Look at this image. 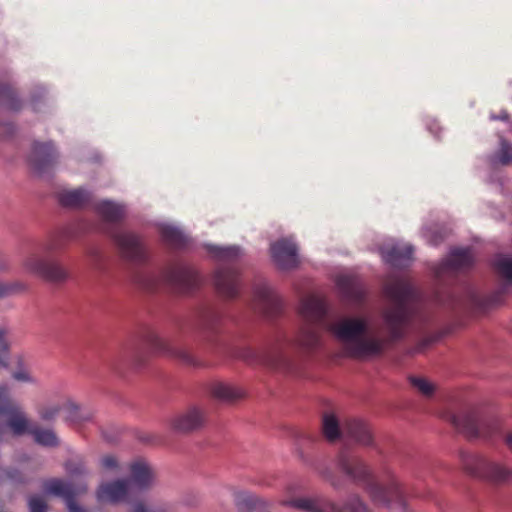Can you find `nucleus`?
Listing matches in <instances>:
<instances>
[{"label": "nucleus", "instance_id": "nucleus-10", "mask_svg": "<svg viewBox=\"0 0 512 512\" xmlns=\"http://www.w3.org/2000/svg\"><path fill=\"white\" fill-rule=\"evenodd\" d=\"M462 463L465 470L493 485L512 484V466L505 460L479 454H464Z\"/></svg>", "mask_w": 512, "mask_h": 512}, {"label": "nucleus", "instance_id": "nucleus-30", "mask_svg": "<svg viewBox=\"0 0 512 512\" xmlns=\"http://www.w3.org/2000/svg\"><path fill=\"white\" fill-rule=\"evenodd\" d=\"M29 105L31 109L38 113L46 111L48 108V90L42 84H37L31 91Z\"/></svg>", "mask_w": 512, "mask_h": 512}, {"label": "nucleus", "instance_id": "nucleus-39", "mask_svg": "<svg viewBox=\"0 0 512 512\" xmlns=\"http://www.w3.org/2000/svg\"><path fill=\"white\" fill-rule=\"evenodd\" d=\"M61 410V406L59 404L47 405L40 409L39 416L44 421H51L56 418Z\"/></svg>", "mask_w": 512, "mask_h": 512}, {"label": "nucleus", "instance_id": "nucleus-49", "mask_svg": "<svg viewBox=\"0 0 512 512\" xmlns=\"http://www.w3.org/2000/svg\"><path fill=\"white\" fill-rule=\"evenodd\" d=\"M491 120H501V121H508L509 115L506 111H501L498 115L497 114H491L490 115Z\"/></svg>", "mask_w": 512, "mask_h": 512}, {"label": "nucleus", "instance_id": "nucleus-15", "mask_svg": "<svg viewBox=\"0 0 512 512\" xmlns=\"http://www.w3.org/2000/svg\"><path fill=\"white\" fill-rule=\"evenodd\" d=\"M22 107V102L11 84L10 73H5L0 77V110L18 112ZM15 132V126L2 116L0 111V139L6 140Z\"/></svg>", "mask_w": 512, "mask_h": 512}, {"label": "nucleus", "instance_id": "nucleus-46", "mask_svg": "<svg viewBox=\"0 0 512 512\" xmlns=\"http://www.w3.org/2000/svg\"><path fill=\"white\" fill-rule=\"evenodd\" d=\"M6 476L12 482H21L22 481L21 474L18 470L7 471Z\"/></svg>", "mask_w": 512, "mask_h": 512}, {"label": "nucleus", "instance_id": "nucleus-11", "mask_svg": "<svg viewBox=\"0 0 512 512\" xmlns=\"http://www.w3.org/2000/svg\"><path fill=\"white\" fill-rule=\"evenodd\" d=\"M280 504L303 512H371L358 495L350 496L343 506L322 497L284 499Z\"/></svg>", "mask_w": 512, "mask_h": 512}, {"label": "nucleus", "instance_id": "nucleus-19", "mask_svg": "<svg viewBox=\"0 0 512 512\" xmlns=\"http://www.w3.org/2000/svg\"><path fill=\"white\" fill-rule=\"evenodd\" d=\"M86 489V483L75 485L72 482L56 478L44 483L45 493L62 497L66 501L69 512H85L83 508L77 505L74 498L84 493Z\"/></svg>", "mask_w": 512, "mask_h": 512}, {"label": "nucleus", "instance_id": "nucleus-26", "mask_svg": "<svg viewBox=\"0 0 512 512\" xmlns=\"http://www.w3.org/2000/svg\"><path fill=\"white\" fill-rule=\"evenodd\" d=\"M234 497V502L239 511L263 512L270 506V503L247 491H236L228 488Z\"/></svg>", "mask_w": 512, "mask_h": 512}, {"label": "nucleus", "instance_id": "nucleus-40", "mask_svg": "<svg viewBox=\"0 0 512 512\" xmlns=\"http://www.w3.org/2000/svg\"><path fill=\"white\" fill-rule=\"evenodd\" d=\"M29 512H46L47 503L45 500L37 495L28 498Z\"/></svg>", "mask_w": 512, "mask_h": 512}, {"label": "nucleus", "instance_id": "nucleus-33", "mask_svg": "<svg viewBox=\"0 0 512 512\" xmlns=\"http://www.w3.org/2000/svg\"><path fill=\"white\" fill-rule=\"evenodd\" d=\"M490 163L492 166H506L512 163V144L501 138L499 149L490 157Z\"/></svg>", "mask_w": 512, "mask_h": 512}, {"label": "nucleus", "instance_id": "nucleus-35", "mask_svg": "<svg viewBox=\"0 0 512 512\" xmlns=\"http://www.w3.org/2000/svg\"><path fill=\"white\" fill-rule=\"evenodd\" d=\"M219 321V313L213 309H207L202 313L200 317L199 326L203 332H209L214 329V327L219 323Z\"/></svg>", "mask_w": 512, "mask_h": 512}, {"label": "nucleus", "instance_id": "nucleus-47", "mask_svg": "<svg viewBox=\"0 0 512 512\" xmlns=\"http://www.w3.org/2000/svg\"><path fill=\"white\" fill-rule=\"evenodd\" d=\"M9 270V262L4 253L0 251V273L7 272Z\"/></svg>", "mask_w": 512, "mask_h": 512}, {"label": "nucleus", "instance_id": "nucleus-27", "mask_svg": "<svg viewBox=\"0 0 512 512\" xmlns=\"http://www.w3.org/2000/svg\"><path fill=\"white\" fill-rule=\"evenodd\" d=\"M92 199V193L86 188L62 189L57 193L58 202L66 208H82Z\"/></svg>", "mask_w": 512, "mask_h": 512}, {"label": "nucleus", "instance_id": "nucleus-43", "mask_svg": "<svg viewBox=\"0 0 512 512\" xmlns=\"http://www.w3.org/2000/svg\"><path fill=\"white\" fill-rule=\"evenodd\" d=\"M101 465L106 469H116L118 467V461L116 457L106 455L101 459Z\"/></svg>", "mask_w": 512, "mask_h": 512}, {"label": "nucleus", "instance_id": "nucleus-45", "mask_svg": "<svg viewBox=\"0 0 512 512\" xmlns=\"http://www.w3.org/2000/svg\"><path fill=\"white\" fill-rule=\"evenodd\" d=\"M133 512H163V511L152 509V508L146 506L142 502H137L133 506Z\"/></svg>", "mask_w": 512, "mask_h": 512}, {"label": "nucleus", "instance_id": "nucleus-8", "mask_svg": "<svg viewBox=\"0 0 512 512\" xmlns=\"http://www.w3.org/2000/svg\"><path fill=\"white\" fill-rule=\"evenodd\" d=\"M440 417L470 438L491 439L500 432L497 420L481 419L477 411L467 404H452L440 413Z\"/></svg>", "mask_w": 512, "mask_h": 512}, {"label": "nucleus", "instance_id": "nucleus-50", "mask_svg": "<svg viewBox=\"0 0 512 512\" xmlns=\"http://www.w3.org/2000/svg\"><path fill=\"white\" fill-rule=\"evenodd\" d=\"M503 441L507 448L512 452V432H507L503 435Z\"/></svg>", "mask_w": 512, "mask_h": 512}, {"label": "nucleus", "instance_id": "nucleus-22", "mask_svg": "<svg viewBox=\"0 0 512 512\" xmlns=\"http://www.w3.org/2000/svg\"><path fill=\"white\" fill-rule=\"evenodd\" d=\"M335 284L344 300L359 303L364 299L365 289L357 276L348 273L339 274Z\"/></svg>", "mask_w": 512, "mask_h": 512}, {"label": "nucleus", "instance_id": "nucleus-36", "mask_svg": "<svg viewBox=\"0 0 512 512\" xmlns=\"http://www.w3.org/2000/svg\"><path fill=\"white\" fill-rule=\"evenodd\" d=\"M409 380L411 385L424 396H431L435 391V386L426 378L412 376Z\"/></svg>", "mask_w": 512, "mask_h": 512}, {"label": "nucleus", "instance_id": "nucleus-28", "mask_svg": "<svg viewBox=\"0 0 512 512\" xmlns=\"http://www.w3.org/2000/svg\"><path fill=\"white\" fill-rule=\"evenodd\" d=\"M91 228L85 222L70 225L63 229L57 236H55L45 250L48 252L56 251L64 247L65 243L69 240L79 237L81 234L86 233Z\"/></svg>", "mask_w": 512, "mask_h": 512}, {"label": "nucleus", "instance_id": "nucleus-31", "mask_svg": "<svg viewBox=\"0 0 512 512\" xmlns=\"http://www.w3.org/2000/svg\"><path fill=\"white\" fill-rule=\"evenodd\" d=\"M211 394L222 401H232L242 396L240 389L226 383H215L211 386Z\"/></svg>", "mask_w": 512, "mask_h": 512}, {"label": "nucleus", "instance_id": "nucleus-6", "mask_svg": "<svg viewBox=\"0 0 512 512\" xmlns=\"http://www.w3.org/2000/svg\"><path fill=\"white\" fill-rule=\"evenodd\" d=\"M131 279L135 284L147 290H154L162 285H167L180 292H192L201 283L198 272L192 266L183 263L157 273L137 270L133 273Z\"/></svg>", "mask_w": 512, "mask_h": 512}, {"label": "nucleus", "instance_id": "nucleus-18", "mask_svg": "<svg viewBox=\"0 0 512 512\" xmlns=\"http://www.w3.org/2000/svg\"><path fill=\"white\" fill-rule=\"evenodd\" d=\"M23 266L29 273L40 276L50 282H63L69 276L68 272L60 264L34 253L24 259Z\"/></svg>", "mask_w": 512, "mask_h": 512}, {"label": "nucleus", "instance_id": "nucleus-2", "mask_svg": "<svg viewBox=\"0 0 512 512\" xmlns=\"http://www.w3.org/2000/svg\"><path fill=\"white\" fill-rule=\"evenodd\" d=\"M327 313V305L322 298L316 295L305 296L298 305V314L303 323L292 341L278 338L259 350L245 348L239 357L248 363L263 365L285 374L296 373L300 366L296 352L308 353L320 347Z\"/></svg>", "mask_w": 512, "mask_h": 512}, {"label": "nucleus", "instance_id": "nucleus-53", "mask_svg": "<svg viewBox=\"0 0 512 512\" xmlns=\"http://www.w3.org/2000/svg\"><path fill=\"white\" fill-rule=\"evenodd\" d=\"M295 491H296V485H294V484L287 485V487H286L287 495H292Z\"/></svg>", "mask_w": 512, "mask_h": 512}, {"label": "nucleus", "instance_id": "nucleus-42", "mask_svg": "<svg viewBox=\"0 0 512 512\" xmlns=\"http://www.w3.org/2000/svg\"><path fill=\"white\" fill-rule=\"evenodd\" d=\"M13 379L19 382H25V383H35V379L30 375V373L24 369L19 368L12 374Z\"/></svg>", "mask_w": 512, "mask_h": 512}, {"label": "nucleus", "instance_id": "nucleus-17", "mask_svg": "<svg viewBox=\"0 0 512 512\" xmlns=\"http://www.w3.org/2000/svg\"><path fill=\"white\" fill-rule=\"evenodd\" d=\"M252 307L267 318L276 317L282 310L281 298L265 281L256 283L253 287Z\"/></svg>", "mask_w": 512, "mask_h": 512}, {"label": "nucleus", "instance_id": "nucleus-4", "mask_svg": "<svg viewBox=\"0 0 512 512\" xmlns=\"http://www.w3.org/2000/svg\"><path fill=\"white\" fill-rule=\"evenodd\" d=\"M9 431L15 437L29 433L34 441L45 447L59 444L58 437L52 429L38 428L31 424L27 414L11 397V387L0 383V444L8 440Z\"/></svg>", "mask_w": 512, "mask_h": 512}, {"label": "nucleus", "instance_id": "nucleus-51", "mask_svg": "<svg viewBox=\"0 0 512 512\" xmlns=\"http://www.w3.org/2000/svg\"><path fill=\"white\" fill-rule=\"evenodd\" d=\"M317 472L319 474H321L323 477H325L326 479H330L331 477V471L329 468H323V469H320V468H316Z\"/></svg>", "mask_w": 512, "mask_h": 512}, {"label": "nucleus", "instance_id": "nucleus-3", "mask_svg": "<svg viewBox=\"0 0 512 512\" xmlns=\"http://www.w3.org/2000/svg\"><path fill=\"white\" fill-rule=\"evenodd\" d=\"M337 465L354 483L364 487L375 504L389 506L394 503L406 512L403 493L396 480L391 478L387 486L381 485L370 467L361 458L347 451L340 452Z\"/></svg>", "mask_w": 512, "mask_h": 512}, {"label": "nucleus", "instance_id": "nucleus-24", "mask_svg": "<svg viewBox=\"0 0 512 512\" xmlns=\"http://www.w3.org/2000/svg\"><path fill=\"white\" fill-rule=\"evenodd\" d=\"M413 247L409 244H395L381 248L382 259L392 267L401 268L408 265L412 258Z\"/></svg>", "mask_w": 512, "mask_h": 512}, {"label": "nucleus", "instance_id": "nucleus-41", "mask_svg": "<svg viewBox=\"0 0 512 512\" xmlns=\"http://www.w3.org/2000/svg\"><path fill=\"white\" fill-rule=\"evenodd\" d=\"M68 415L67 420L73 423L80 421H87L90 417L88 415H82L80 413V408L77 405L69 404L67 406Z\"/></svg>", "mask_w": 512, "mask_h": 512}, {"label": "nucleus", "instance_id": "nucleus-44", "mask_svg": "<svg viewBox=\"0 0 512 512\" xmlns=\"http://www.w3.org/2000/svg\"><path fill=\"white\" fill-rule=\"evenodd\" d=\"M426 127H427V130L433 134L435 137H439V134L438 132L441 131V127L440 125L438 124V122L435 120V119H427L426 121Z\"/></svg>", "mask_w": 512, "mask_h": 512}, {"label": "nucleus", "instance_id": "nucleus-23", "mask_svg": "<svg viewBox=\"0 0 512 512\" xmlns=\"http://www.w3.org/2000/svg\"><path fill=\"white\" fill-rule=\"evenodd\" d=\"M205 423V415L200 409L193 407L176 416L172 420L175 431L187 433L201 428Z\"/></svg>", "mask_w": 512, "mask_h": 512}, {"label": "nucleus", "instance_id": "nucleus-34", "mask_svg": "<svg viewBox=\"0 0 512 512\" xmlns=\"http://www.w3.org/2000/svg\"><path fill=\"white\" fill-rule=\"evenodd\" d=\"M65 470L73 478H85L88 475L85 462L82 457L76 456L65 462Z\"/></svg>", "mask_w": 512, "mask_h": 512}, {"label": "nucleus", "instance_id": "nucleus-29", "mask_svg": "<svg viewBox=\"0 0 512 512\" xmlns=\"http://www.w3.org/2000/svg\"><path fill=\"white\" fill-rule=\"evenodd\" d=\"M96 213L101 219L107 223H117L126 215V207L121 203L110 200H102L95 204Z\"/></svg>", "mask_w": 512, "mask_h": 512}, {"label": "nucleus", "instance_id": "nucleus-12", "mask_svg": "<svg viewBox=\"0 0 512 512\" xmlns=\"http://www.w3.org/2000/svg\"><path fill=\"white\" fill-rule=\"evenodd\" d=\"M323 433L327 440L335 441L340 436H346L359 445L372 444V435L368 424L362 420H349L340 429L339 422L334 414L327 413L323 416Z\"/></svg>", "mask_w": 512, "mask_h": 512}, {"label": "nucleus", "instance_id": "nucleus-25", "mask_svg": "<svg viewBox=\"0 0 512 512\" xmlns=\"http://www.w3.org/2000/svg\"><path fill=\"white\" fill-rule=\"evenodd\" d=\"M158 233L162 241L173 249H182L189 243L188 235L178 226L160 222L157 223Z\"/></svg>", "mask_w": 512, "mask_h": 512}, {"label": "nucleus", "instance_id": "nucleus-7", "mask_svg": "<svg viewBox=\"0 0 512 512\" xmlns=\"http://www.w3.org/2000/svg\"><path fill=\"white\" fill-rule=\"evenodd\" d=\"M206 249L213 259L220 262L213 278L216 290L225 298L237 297L240 292L241 280L234 263L243 256L242 248L238 245L219 246L208 244Z\"/></svg>", "mask_w": 512, "mask_h": 512}, {"label": "nucleus", "instance_id": "nucleus-52", "mask_svg": "<svg viewBox=\"0 0 512 512\" xmlns=\"http://www.w3.org/2000/svg\"><path fill=\"white\" fill-rule=\"evenodd\" d=\"M6 298V281L0 279V299Z\"/></svg>", "mask_w": 512, "mask_h": 512}, {"label": "nucleus", "instance_id": "nucleus-37", "mask_svg": "<svg viewBox=\"0 0 512 512\" xmlns=\"http://www.w3.org/2000/svg\"><path fill=\"white\" fill-rule=\"evenodd\" d=\"M7 331L0 327V367H7L9 356V343L6 340Z\"/></svg>", "mask_w": 512, "mask_h": 512}, {"label": "nucleus", "instance_id": "nucleus-13", "mask_svg": "<svg viewBox=\"0 0 512 512\" xmlns=\"http://www.w3.org/2000/svg\"><path fill=\"white\" fill-rule=\"evenodd\" d=\"M110 237L124 260L134 265H143L150 260L149 249L142 236L131 231L119 230L112 232Z\"/></svg>", "mask_w": 512, "mask_h": 512}, {"label": "nucleus", "instance_id": "nucleus-32", "mask_svg": "<svg viewBox=\"0 0 512 512\" xmlns=\"http://www.w3.org/2000/svg\"><path fill=\"white\" fill-rule=\"evenodd\" d=\"M421 235L429 245L437 246L447 236V230L438 224L425 225L421 230Z\"/></svg>", "mask_w": 512, "mask_h": 512}, {"label": "nucleus", "instance_id": "nucleus-20", "mask_svg": "<svg viewBox=\"0 0 512 512\" xmlns=\"http://www.w3.org/2000/svg\"><path fill=\"white\" fill-rule=\"evenodd\" d=\"M473 263L474 254L471 248H453L446 259L434 266L433 272L436 277L440 278L446 274L467 269Z\"/></svg>", "mask_w": 512, "mask_h": 512}, {"label": "nucleus", "instance_id": "nucleus-5", "mask_svg": "<svg viewBox=\"0 0 512 512\" xmlns=\"http://www.w3.org/2000/svg\"><path fill=\"white\" fill-rule=\"evenodd\" d=\"M127 470L129 472L128 479H118L99 486L97 499L100 502H126L135 495L149 490L156 484V471L143 458L131 461Z\"/></svg>", "mask_w": 512, "mask_h": 512}, {"label": "nucleus", "instance_id": "nucleus-38", "mask_svg": "<svg viewBox=\"0 0 512 512\" xmlns=\"http://www.w3.org/2000/svg\"><path fill=\"white\" fill-rule=\"evenodd\" d=\"M28 290V284L20 280L6 281V298L24 293Z\"/></svg>", "mask_w": 512, "mask_h": 512}, {"label": "nucleus", "instance_id": "nucleus-14", "mask_svg": "<svg viewBox=\"0 0 512 512\" xmlns=\"http://www.w3.org/2000/svg\"><path fill=\"white\" fill-rule=\"evenodd\" d=\"M59 153L54 143L35 141L27 156V162L32 172L38 177H49L58 162Z\"/></svg>", "mask_w": 512, "mask_h": 512}, {"label": "nucleus", "instance_id": "nucleus-16", "mask_svg": "<svg viewBox=\"0 0 512 512\" xmlns=\"http://www.w3.org/2000/svg\"><path fill=\"white\" fill-rule=\"evenodd\" d=\"M269 250L271 260L279 270H293L300 264L298 246L292 236L283 237L272 242Z\"/></svg>", "mask_w": 512, "mask_h": 512}, {"label": "nucleus", "instance_id": "nucleus-48", "mask_svg": "<svg viewBox=\"0 0 512 512\" xmlns=\"http://www.w3.org/2000/svg\"><path fill=\"white\" fill-rule=\"evenodd\" d=\"M86 253H87V257L90 259V261L93 264H95L100 258L99 252L97 251L96 248H89Z\"/></svg>", "mask_w": 512, "mask_h": 512}, {"label": "nucleus", "instance_id": "nucleus-21", "mask_svg": "<svg viewBox=\"0 0 512 512\" xmlns=\"http://www.w3.org/2000/svg\"><path fill=\"white\" fill-rule=\"evenodd\" d=\"M142 344L153 353L171 355L181 359L187 364H195V360L189 352L172 347L167 341L162 339L153 331H149L145 334Z\"/></svg>", "mask_w": 512, "mask_h": 512}, {"label": "nucleus", "instance_id": "nucleus-9", "mask_svg": "<svg viewBox=\"0 0 512 512\" xmlns=\"http://www.w3.org/2000/svg\"><path fill=\"white\" fill-rule=\"evenodd\" d=\"M494 269L499 278V287L486 300L482 301L477 292L471 288L467 289L465 299L458 296H450L451 306H479L489 307L500 305L503 302L504 295L512 289V256L508 254H499L494 260Z\"/></svg>", "mask_w": 512, "mask_h": 512}, {"label": "nucleus", "instance_id": "nucleus-1", "mask_svg": "<svg viewBox=\"0 0 512 512\" xmlns=\"http://www.w3.org/2000/svg\"><path fill=\"white\" fill-rule=\"evenodd\" d=\"M383 290L393 304L382 313L386 338L371 330L368 319L362 316L342 317L328 325L350 357L372 359L381 355L387 343L402 339L418 317L417 291L404 276L391 275Z\"/></svg>", "mask_w": 512, "mask_h": 512}]
</instances>
